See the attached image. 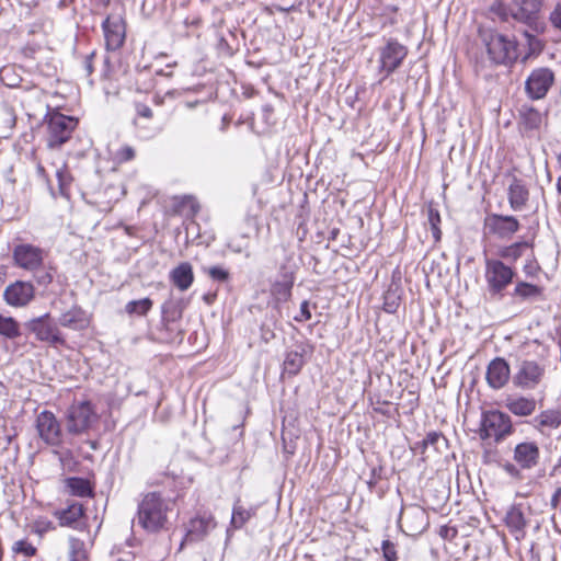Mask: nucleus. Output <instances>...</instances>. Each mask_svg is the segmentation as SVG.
I'll return each instance as SVG.
<instances>
[{"mask_svg": "<svg viewBox=\"0 0 561 561\" xmlns=\"http://www.w3.org/2000/svg\"><path fill=\"white\" fill-rule=\"evenodd\" d=\"M65 486L69 494L79 497L93 496V486L89 480L80 477H70L65 480Z\"/></svg>", "mask_w": 561, "mask_h": 561, "instance_id": "c85d7f7f", "label": "nucleus"}, {"mask_svg": "<svg viewBox=\"0 0 561 561\" xmlns=\"http://www.w3.org/2000/svg\"><path fill=\"white\" fill-rule=\"evenodd\" d=\"M34 286L30 282L16 280L10 284L3 293L5 302L12 307H24L33 300Z\"/></svg>", "mask_w": 561, "mask_h": 561, "instance_id": "f3484780", "label": "nucleus"}, {"mask_svg": "<svg viewBox=\"0 0 561 561\" xmlns=\"http://www.w3.org/2000/svg\"><path fill=\"white\" fill-rule=\"evenodd\" d=\"M528 247L529 243L527 241L515 242L510 245L501 247L497 251V255L501 259L516 262Z\"/></svg>", "mask_w": 561, "mask_h": 561, "instance_id": "72a5a7b5", "label": "nucleus"}, {"mask_svg": "<svg viewBox=\"0 0 561 561\" xmlns=\"http://www.w3.org/2000/svg\"><path fill=\"white\" fill-rule=\"evenodd\" d=\"M229 248L236 253L242 252V248L240 245H233L232 242L229 243Z\"/></svg>", "mask_w": 561, "mask_h": 561, "instance_id": "4d7b16f0", "label": "nucleus"}, {"mask_svg": "<svg viewBox=\"0 0 561 561\" xmlns=\"http://www.w3.org/2000/svg\"><path fill=\"white\" fill-rule=\"evenodd\" d=\"M514 461L524 470H530L539 463L540 450L535 442H523L515 446Z\"/></svg>", "mask_w": 561, "mask_h": 561, "instance_id": "6ab92c4d", "label": "nucleus"}, {"mask_svg": "<svg viewBox=\"0 0 561 561\" xmlns=\"http://www.w3.org/2000/svg\"><path fill=\"white\" fill-rule=\"evenodd\" d=\"M540 294V288L536 285L526 283V282H519L514 289V296H518L523 299H527L530 297L538 296Z\"/></svg>", "mask_w": 561, "mask_h": 561, "instance_id": "37998d69", "label": "nucleus"}, {"mask_svg": "<svg viewBox=\"0 0 561 561\" xmlns=\"http://www.w3.org/2000/svg\"><path fill=\"white\" fill-rule=\"evenodd\" d=\"M44 256L43 249L30 243L18 244L13 249L14 264L32 273H36L42 268Z\"/></svg>", "mask_w": 561, "mask_h": 561, "instance_id": "f8f14e48", "label": "nucleus"}, {"mask_svg": "<svg viewBox=\"0 0 561 561\" xmlns=\"http://www.w3.org/2000/svg\"><path fill=\"white\" fill-rule=\"evenodd\" d=\"M295 273L286 265L279 267L276 279L272 283L271 294L277 301H287L291 296Z\"/></svg>", "mask_w": 561, "mask_h": 561, "instance_id": "aec40b11", "label": "nucleus"}, {"mask_svg": "<svg viewBox=\"0 0 561 561\" xmlns=\"http://www.w3.org/2000/svg\"><path fill=\"white\" fill-rule=\"evenodd\" d=\"M51 267L49 270H46V271H42L41 270L37 272L38 274L35 276L36 277V280L39 285H43V286H47L49 285L53 279H54V274L51 272Z\"/></svg>", "mask_w": 561, "mask_h": 561, "instance_id": "3c124183", "label": "nucleus"}, {"mask_svg": "<svg viewBox=\"0 0 561 561\" xmlns=\"http://www.w3.org/2000/svg\"><path fill=\"white\" fill-rule=\"evenodd\" d=\"M116 157L121 162L130 161L135 158V150L130 146H124L117 151Z\"/></svg>", "mask_w": 561, "mask_h": 561, "instance_id": "8fccbe9b", "label": "nucleus"}, {"mask_svg": "<svg viewBox=\"0 0 561 561\" xmlns=\"http://www.w3.org/2000/svg\"><path fill=\"white\" fill-rule=\"evenodd\" d=\"M38 436L47 445L58 446L61 443V426L55 414L50 411H42L36 417Z\"/></svg>", "mask_w": 561, "mask_h": 561, "instance_id": "2eb2a0df", "label": "nucleus"}, {"mask_svg": "<svg viewBox=\"0 0 561 561\" xmlns=\"http://www.w3.org/2000/svg\"><path fill=\"white\" fill-rule=\"evenodd\" d=\"M182 318V308L179 304L175 302H167L162 307V319L169 329L170 325L175 323L179 319Z\"/></svg>", "mask_w": 561, "mask_h": 561, "instance_id": "4c0bfd02", "label": "nucleus"}, {"mask_svg": "<svg viewBox=\"0 0 561 561\" xmlns=\"http://www.w3.org/2000/svg\"><path fill=\"white\" fill-rule=\"evenodd\" d=\"M202 271L218 283H227L230 279L229 271L221 265L203 266Z\"/></svg>", "mask_w": 561, "mask_h": 561, "instance_id": "79ce46f5", "label": "nucleus"}, {"mask_svg": "<svg viewBox=\"0 0 561 561\" xmlns=\"http://www.w3.org/2000/svg\"><path fill=\"white\" fill-rule=\"evenodd\" d=\"M216 527V520L211 515H203L192 518L187 525L184 540L181 542V549L184 543L202 540L211 529Z\"/></svg>", "mask_w": 561, "mask_h": 561, "instance_id": "412c9836", "label": "nucleus"}, {"mask_svg": "<svg viewBox=\"0 0 561 561\" xmlns=\"http://www.w3.org/2000/svg\"><path fill=\"white\" fill-rule=\"evenodd\" d=\"M102 28L107 50H116L125 41V23L119 15H110L103 23Z\"/></svg>", "mask_w": 561, "mask_h": 561, "instance_id": "dca6fc26", "label": "nucleus"}, {"mask_svg": "<svg viewBox=\"0 0 561 561\" xmlns=\"http://www.w3.org/2000/svg\"><path fill=\"white\" fill-rule=\"evenodd\" d=\"M506 407L515 415L528 416L534 413L536 401L533 398L519 397L508 400Z\"/></svg>", "mask_w": 561, "mask_h": 561, "instance_id": "7c9ffc66", "label": "nucleus"}, {"mask_svg": "<svg viewBox=\"0 0 561 561\" xmlns=\"http://www.w3.org/2000/svg\"><path fill=\"white\" fill-rule=\"evenodd\" d=\"M60 527H68L79 533H89V522L83 504L69 501L67 506L53 512Z\"/></svg>", "mask_w": 561, "mask_h": 561, "instance_id": "6e6552de", "label": "nucleus"}, {"mask_svg": "<svg viewBox=\"0 0 561 561\" xmlns=\"http://www.w3.org/2000/svg\"><path fill=\"white\" fill-rule=\"evenodd\" d=\"M505 524L517 540L525 537L528 519L525 516L522 504L511 506L505 516Z\"/></svg>", "mask_w": 561, "mask_h": 561, "instance_id": "5701e85b", "label": "nucleus"}, {"mask_svg": "<svg viewBox=\"0 0 561 561\" xmlns=\"http://www.w3.org/2000/svg\"><path fill=\"white\" fill-rule=\"evenodd\" d=\"M256 514V507H244L240 500H237L232 507L230 527L233 529L242 528Z\"/></svg>", "mask_w": 561, "mask_h": 561, "instance_id": "c756f323", "label": "nucleus"}, {"mask_svg": "<svg viewBox=\"0 0 561 561\" xmlns=\"http://www.w3.org/2000/svg\"><path fill=\"white\" fill-rule=\"evenodd\" d=\"M152 300L150 298H142L139 300H131L126 304L125 311L127 314L146 316L152 308Z\"/></svg>", "mask_w": 561, "mask_h": 561, "instance_id": "e433bc0d", "label": "nucleus"}, {"mask_svg": "<svg viewBox=\"0 0 561 561\" xmlns=\"http://www.w3.org/2000/svg\"><path fill=\"white\" fill-rule=\"evenodd\" d=\"M512 432L513 425L507 414L497 410L483 413L480 427L482 439H494L497 443L511 435Z\"/></svg>", "mask_w": 561, "mask_h": 561, "instance_id": "39448f33", "label": "nucleus"}, {"mask_svg": "<svg viewBox=\"0 0 561 561\" xmlns=\"http://www.w3.org/2000/svg\"><path fill=\"white\" fill-rule=\"evenodd\" d=\"M27 329L35 334V337L50 345H62L65 339L57 324L51 320L49 313L34 318L26 323Z\"/></svg>", "mask_w": 561, "mask_h": 561, "instance_id": "9d476101", "label": "nucleus"}, {"mask_svg": "<svg viewBox=\"0 0 561 561\" xmlns=\"http://www.w3.org/2000/svg\"><path fill=\"white\" fill-rule=\"evenodd\" d=\"M381 551L385 561H398L397 546L390 540H383L381 543Z\"/></svg>", "mask_w": 561, "mask_h": 561, "instance_id": "49530a36", "label": "nucleus"}, {"mask_svg": "<svg viewBox=\"0 0 561 561\" xmlns=\"http://www.w3.org/2000/svg\"><path fill=\"white\" fill-rule=\"evenodd\" d=\"M547 366L542 360H519L512 377L513 385L523 390L536 389L545 379Z\"/></svg>", "mask_w": 561, "mask_h": 561, "instance_id": "7ed1b4c3", "label": "nucleus"}, {"mask_svg": "<svg viewBox=\"0 0 561 561\" xmlns=\"http://www.w3.org/2000/svg\"><path fill=\"white\" fill-rule=\"evenodd\" d=\"M525 36L528 39V45L531 51L540 50L539 41L535 36L530 35L528 32H525Z\"/></svg>", "mask_w": 561, "mask_h": 561, "instance_id": "864d4df0", "label": "nucleus"}, {"mask_svg": "<svg viewBox=\"0 0 561 561\" xmlns=\"http://www.w3.org/2000/svg\"><path fill=\"white\" fill-rule=\"evenodd\" d=\"M503 470L513 479L515 480H523V473H522V468L517 465V463H512V462H505L503 466H502Z\"/></svg>", "mask_w": 561, "mask_h": 561, "instance_id": "de8ad7c7", "label": "nucleus"}, {"mask_svg": "<svg viewBox=\"0 0 561 561\" xmlns=\"http://www.w3.org/2000/svg\"><path fill=\"white\" fill-rule=\"evenodd\" d=\"M542 0H512L511 16L534 31L541 28Z\"/></svg>", "mask_w": 561, "mask_h": 561, "instance_id": "1a4fd4ad", "label": "nucleus"}, {"mask_svg": "<svg viewBox=\"0 0 561 561\" xmlns=\"http://www.w3.org/2000/svg\"><path fill=\"white\" fill-rule=\"evenodd\" d=\"M483 41L490 58L495 64L507 65L516 60L517 47L513 39L497 32H489L484 34Z\"/></svg>", "mask_w": 561, "mask_h": 561, "instance_id": "20e7f679", "label": "nucleus"}, {"mask_svg": "<svg viewBox=\"0 0 561 561\" xmlns=\"http://www.w3.org/2000/svg\"><path fill=\"white\" fill-rule=\"evenodd\" d=\"M518 114L519 130L526 135H531L534 131L539 130L545 121V115L531 105H522Z\"/></svg>", "mask_w": 561, "mask_h": 561, "instance_id": "4be33fe9", "label": "nucleus"}, {"mask_svg": "<svg viewBox=\"0 0 561 561\" xmlns=\"http://www.w3.org/2000/svg\"><path fill=\"white\" fill-rule=\"evenodd\" d=\"M171 283L181 291L187 290L194 282L193 267L188 262H182L170 272Z\"/></svg>", "mask_w": 561, "mask_h": 561, "instance_id": "393cba45", "label": "nucleus"}, {"mask_svg": "<svg viewBox=\"0 0 561 561\" xmlns=\"http://www.w3.org/2000/svg\"><path fill=\"white\" fill-rule=\"evenodd\" d=\"M557 160H558L559 165L561 167V153L558 154Z\"/></svg>", "mask_w": 561, "mask_h": 561, "instance_id": "052dcab7", "label": "nucleus"}, {"mask_svg": "<svg viewBox=\"0 0 561 561\" xmlns=\"http://www.w3.org/2000/svg\"><path fill=\"white\" fill-rule=\"evenodd\" d=\"M510 378L511 368L503 357H495L489 363L485 379L490 388L494 390L502 389Z\"/></svg>", "mask_w": 561, "mask_h": 561, "instance_id": "a211bd4d", "label": "nucleus"}, {"mask_svg": "<svg viewBox=\"0 0 561 561\" xmlns=\"http://www.w3.org/2000/svg\"><path fill=\"white\" fill-rule=\"evenodd\" d=\"M77 124L78 121L71 116L58 112L50 114L47 122L48 147L58 148L67 142L76 129Z\"/></svg>", "mask_w": 561, "mask_h": 561, "instance_id": "0eeeda50", "label": "nucleus"}, {"mask_svg": "<svg viewBox=\"0 0 561 561\" xmlns=\"http://www.w3.org/2000/svg\"><path fill=\"white\" fill-rule=\"evenodd\" d=\"M12 551L16 554H22L26 558H31L36 554L37 549L28 540L22 539L14 542V545L12 546Z\"/></svg>", "mask_w": 561, "mask_h": 561, "instance_id": "c03bdc74", "label": "nucleus"}, {"mask_svg": "<svg viewBox=\"0 0 561 561\" xmlns=\"http://www.w3.org/2000/svg\"><path fill=\"white\" fill-rule=\"evenodd\" d=\"M554 82L551 69L542 67L534 69L525 82V91L529 99L541 100L549 92Z\"/></svg>", "mask_w": 561, "mask_h": 561, "instance_id": "9b49d317", "label": "nucleus"}, {"mask_svg": "<svg viewBox=\"0 0 561 561\" xmlns=\"http://www.w3.org/2000/svg\"><path fill=\"white\" fill-rule=\"evenodd\" d=\"M305 346L299 345L297 350L289 351L286 353L284 363H283V370L285 374L289 376L297 375L302 366L305 365L304 354H305Z\"/></svg>", "mask_w": 561, "mask_h": 561, "instance_id": "cd10ccee", "label": "nucleus"}, {"mask_svg": "<svg viewBox=\"0 0 561 561\" xmlns=\"http://www.w3.org/2000/svg\"><path fill=\"white\" fill-rule=\"evenodd\" d=\"M173 505L171 499H164L160 493H147L138 505V525L149 533L159 531L167 524L168 513Z\"/></svg>", "mask_w": 561, "mask_h": 561, "instance_id": "f257e3e1", "label": "nucleus"}, {"mask_svg": "<svg viewBox=\"0 0 561 561\" xmlns=\"http://www.w3.org/2000/svg\"><path fill=\"white\" fill-rule=\"evenodd\" d=\"M408 55V48L396 39H389L380 49L379 71L385 78L396 71Z\"/></svg>", "mask_w": 561, "mask_h": 561, "instance_id": "ddd939ff", "label": "nucleus"}, {"mask_svg": "<svg viewBox=\"0 0 561 561\" xmlns=\"http://www.w3.org/2000/svg\"><path fill=\"white\" fill-rule=\"evenodd\" d=\"M535 421L541 428H558L561 425V413L558 410H546L538 414Z\"/></svg>", "mask_w": 561, "mask_h": 561, "instance_id": "c9c22d12", "label": "nucleus"}, {"mask_svg": "<svg viewBox=\"0 0 561 561\" xmlns=\"http://www.w3.org/2000/svg\"><path fill=\"white\" fill-rule=\"evenodd\" d=\"M401 519L410 523L409 528L413 533H422L427 527V516L420 506H411L401 512Z\"/></svg>", "mask_w": 561, "mask_h": 561, "instance_id": "bb28decb", "label": "nucleus"}, {"mask_svg": "<svg viewBox=\"0 0 561 561\" xmlns=\"http://www.w3.org/2000/svg\"><path fill=\"white\" fill-rule=\"evenodd\" d=\"M96 414L90 401L73 402L66 414V427L70 434L78 435L88 431Z\"/></svg>", "mask_w": 561, "mask_h": 561, "instance_id": "423d86ee", "label": "nucleus"}, {"mask_svg": "<svg viewBox=\"0 0 561 561\" xmlns=\"http://www.w3.org/2000/svg\"><path fill=\"white\" fill-rule=\"evenodd\" d=\"M0 335L9 340H14L21 335L19 322L12 317H5L0 313Z\"/></svg>", "mask_w": 561, "mask_h": 561, "instance_id": "f704fd0d", "label": "nucleus"}, {"mask_svg": "<svg viewBox=\"0 0 561 561\" xmlns=\"http://www.w3.org/2000/svg\"><path fill=\"white\" fill-rule=\"evenodd\" d=\"M519 228V221L514 216L491 214L484 219L485 231L500 239H511Z\"/></svg>", "mask_w": 561, "mask_h": 561, "instance_id": "4468645a", "label": "nucleus"}, {"mask_svg": "<svg viewBox=\"0 0 561 561\" xmlns=\"http://www.w3.org/2000/svg\"><path fill=\"white\" fill-rule=\"evenodd\" d=\"M58 323L61 327L72 330H82L88 325V319L81 308L72 306L69 310L60 314Z\"/></svg>", "mask_w": 561, "mask_h": 561, "instance_id": "a878e982", "label": "nucleus"}, {"mask_svg": "<svg viewBox=\"0 0 561 561\" xmlns=\"http://www.w3.org/2000/svg\"><path fill=\"white\" fill-rule=\"evenodd\" d=\"M99 7H107L111 0H93Z\"/></svg>", "mask_w": 561, "mask_h": 561, "instance_id": "6e6d98bb", "label": "nucleus"}, {"mask_svg": "<svg viewBox=\"0 0 561 561\" xmlns=\"http://www.w3.org/2000/svg\"><path fill=\"white\" fill-rule=\"evenodd\" d=\"M190 202L192 203V209H193V213H196L198 210V206L194 204V202L192 199H190Z\"/></svg>", "mask_w": 561, "mask_h": 561, "instance_id": "bf43d9fd", "label": "nucleus"}, {"mask_svg": "<svg viewBox=\"0 0 561 561\" xmlns=\"http://www.w3.org/2000/svg\"><path fill=\"white\" fill-rule=\"evenodd\" d=\"M427 222L430 225L433 238L435 242L440 241L442 238V230H440V215L438 210L430 204L427 206Z\"/></svg>", "mask_w": 561, "mask_h": 561, "instance_id": "58836bf2", "label": "nucleus"}, {"mask_svg": "<svg viewBox=\"0 0 561 561\" xmlns=\"http://www.w3.org/2000/svg\"><path fill=\"white\" fill-rule=\"evenodd\" d=\"M508 203L514 211H520L529 198V191L522 180L514 179L508 186Z\"/></svg>", "mask_w": 561, "mask_h": 561, "instance_id": "b1692460", "label": "nucleus"}, {"mask_svg": "<svg viewBox=\"0 0 561 561\" xmlns=\"http://www.w3.org/2000/svg\"><path fill=\"white\" fill-rule=\"evenodd\" d=\"M56 176L58 180L60 195L64 197H69V188L72 182V176L66 164L57 170Z\"/></svg>", "mask_w": 561, "mask_h": 561, "instance_id": "a19ab883", "label": "nucleus"}, {"mask_svg": "<svg viewBox=\"0 0 561 561\" xmlns=\"http://www.w3.org/2000/svg\"><path fill=\"white\" fill-rule=\"evenodd\" d=\"M556 187L558 193L561 195V176L557 179Z\"/></svg>", "mask_w": 561, "mask_h": 561, "instance_id": "13d9d810", "label": "nucleus"}, {"mask_svg": "<svg viewBox=\"0 0 561 561\" xmlns=\"http://www.w3.org/2000/svg\"><path fill=\"white\" fill-rule=\"evenodd\" d=\"M311 319L310 305L308 300H304L300 305L299 314L295 316L294 320L297 322H305Z\"/></svg>", "mask_w": 561, "mask_h": 561, "instance_id": "09e8293b", "label": "nucleus"}, {"mask_svg": "<svg viewBox=\"0 0 561 561\" xmlns=\"http://www.w3.org/2000/svg\"><path fill=\"white\" fill-rule=\"evenodd\" d=\"M484 278L492 297H503L504 290L513 283L515 272L500 259H485Z\"/></svg>", "mask_w": 561, "mask_h": 561, "instance_id": "f03ea898", "label": "nucleus"}, {"mask_svg": "<svg viewBox=\"0 0 561 561\" xmlns=\"http://www.w3.org/2000/svg\"><path fill=\"white\" fill-rule=\"evenodd\" d=\"M93 56H94V54L92 53V54L85 56V59H84V68L87 70L88 75H91L93 71V66H92Z\"/></svg>", "mask_w": 561, "mask_h": 561, "instance_id": "5fc2aeb1", "label": "nucleus"}, {"mask_svg": "<svg viewBox=\"0 0 561 561\" xmlns=\"http://www.w3.org/2000/svg\"><path fill=\"white\" fill-rule=\"evenodd\" d=\"M67 561H88V551L85 542L79 537H68Z\"/></svg>", "mask_w": 561, "mask_h": 561, "instance_id": "2f4dec72", "label": "nucleus"}, {"mask_svg": "<svg viewBox=\"0 0 561 561\" xmlns=\"http://www.w3.org/2000/svg\"><path fill=\"white\" fill-rule=\"evenodd\" d=\"M56 529V526L51 520H48L46 518H38L34 520L32 524V531L39 537H42L44 534L54 531Z\"/></svg>", "mask_w": 561, "mask_h": 561, "instance_id": "a18cd8bd", "label": "nucleus"}, {"mask_svg": "<svg viewBox=\"0 0 561 561\" xmlns=\"http://www.w3.org/2000/svg\"><path fill=\"white\" fill-rule=\"evenodd\" d=\"M447 446V440L442 433L430 432L426 437L421 442L422 453L428 447H433L435 450H440L442 447Z\"/></svg>", "mask_w": 561, "mask_h": 561, "instance_id": "ea45409f", "label": "nucleus"}, {"mask_svg": "<svg viewBox=\"0 0 561 561\" xmlns=\"http://www.w3.org/2000/svg\"><path fill=\"white\" fill-rule=\"evenodd\" d=\"M550 22L554 27L561 30V2L557 3L556 8L551 12Z\"/></svg>", "mask_w": 561, "mask_h": 561, "instance_id": "603ef678", "label": "nucleus"}, {"mask_svg": "<svg viewBox=\"0 0 561 561\" xmlns=\"http://www.w3.org/2000/svg\"><path fill=\"white\" fill-rule=\"evenodd\" d=\"M135 110H136V117L134 118V125L137 128L139 135L144 138L152 137L153 134L149 133V130H147V127L145 125H141L139 122V119H141V118L151 119L153 117L152 110L144 103H136Z\"/></svg>", "mask_w": 561, "mask_h": 561, "instance_id": "473e14b6", "label": "nucleus"}]
</instances>
